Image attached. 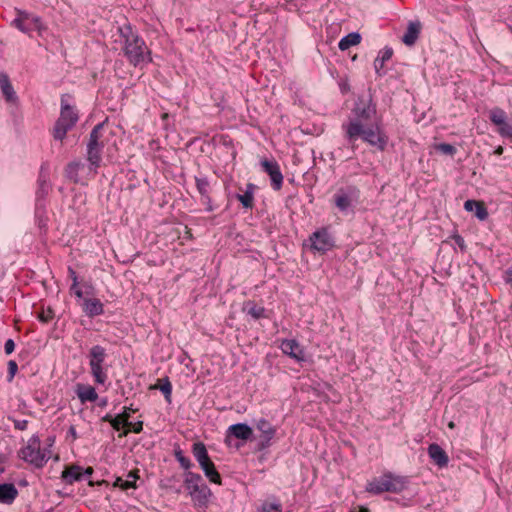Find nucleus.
<instances>
[{"label": "nucleus", "instance_id": "29", "mask_svg": "<svg viewBox=\"0 0 512 512\" xmlns=\"http://www.w3.org/2000/svg\"><path fill=\"white\" fill-rule=\"evenodd\" d=\"M62 477L67 483H73L83 478L82 469L79 466H71L63 471Z\"/></svg>", "mask_w": 512, "mask_h": 512}, {"label": "nucleus", "instance_id": "36", "mask_svg": "<svg viewBox=\"0 0 512 512\" xmlns=\"http://www.w3.org/2000/svg\"><path fill=\"white\" fill-rule=\"evenodd\" d=\"M436 150L443 153V154H446V155H454L456 153V148L451 145V144H448V143H440L438 145H436Z\"/></svg>", "mask_w": 512, "mask_h": 512}, {"label": "nucleus", "instance_id": "18", "mask_svg": "<svg viewBox=\"0 0 512 512\" xmlns=\"http://www.w3.org/2000/svg\"><path fill=\"white\" fill-rule=\"evenodd\" d=\"M0 89L7 102L12 104L18 103V96L10 82L8 75L5 73H0Z\"/></svg>", "mask_w": 512, "mask_h": 512}, {"label": "nucleus", "instance_id": "48", "mask_svg": "<svg viewBox=\"0 0 512 512\" xmlns=\"http://www.w3.org/2000/svg\"><path fill=\"white\" fill-rule=\"evenodd\" d=\"M72 290L74 291V294L76 295L77 298H83V291L80 288H78V286Z\"/></svg>", "mask_w": 512, "mask_h": 512}, {"label": "nucleus", "instance_id": "34", "mask_svg": "<svg viewBox=\"0 0 512 512\" xmlns=\"http://www.w3.org/2000/svg\"><path fill=\"white\" fill-rule=\"evenodd\" d=\"M196 187H197L198 192L202 195V197L209 201L210 200V198H209L210 185H209L207 178H198L197 177L196 178Z\"/></svg>", "mask_w": 512, "mask_h": 512}, {"label": "nucleus", "instance_id": "22", "mask_svg": "<svg viewBox=\"0 0 512 512\" xmlns=\"http://www.w3.org/2000/svg\"><path fill=\"white\" fill-rule=\"evenodd\" d=\"M229 433L237 439L248 440L253 435L252 428L245 423L233 424L228 429Z\"/></svg>", "mask_w": 512, "mask_h": 512}, {"label": "nucleus", "instance_id": "28", "mask_svg": "<svg viewBox=\"0 0 512 512\" xmlns=\"http://www.w3.org/2000/svg\"><path fill=\"white\" fill-rule=\"evenodd\" d=\"M361 41V35L357 32L349 33L344 36L338 43V47L341 51L349 49L351 46L359 44Z\"/></svg>", "mask_w": 512, "mask_h": 512}, {"label": "nucleus", "instance_id": "52", "mask_svg": "<svg viewBox=\"0 0 512 512\" xmlns=\"http://www.w3.org/2000/svg\"><path fill=\"white\" fill-rule=\"evenodd\" d=\"M114 417L110 414H107L103 417V421L111 423Z\"/></svg>", "mask_w": 512, "mask_h": 512}, {"label": "nucleus", "instance_id": "21", "mask_svg": "<svg viewBox=\"0 0 512 512\" xmlns=\"http://www.w3.org/2000/svg\"><path fill=\"white\" fill-rule=\"evenodd\" d=\"M421 31V23L419 21H411L408 23L407 30L402 36V41L407 46H412L417 41Z\"/></svg>", "mask_w": 512, "mask_h": 512}, {"label": "nucleus", "instance_id": "45", "mask_svg": "<svg viewBox=\"0 0 512 512\" xmlns=\"http://www.w3.org/2000/svg\"><path fill=\"white\" fill-rule=\"evenodd\" d=\"M453 239H454L455 243L458 245V247L462 251H464L466 248V245H465V241H464L463 237H461L460 235H454Z\"/></svg>", "mask_w": 512, "mask_h": 512}, {"label": "nucleus", "instance_id": "42", "mask_svg": "<svg viewBox=\"0 0 512 512\" xmlns=\"http://www.w3.org/2000/svg\"><path fill=\"white\" fill-rule=\"evenodd\" d=\"M5 353L11 354L15 349V343L12 339H8L4 345Z\"/></svg>", "mask_w": 512, "mask_h": 512}, {"label": "nucleus", "instance_id": "59", "mask_svg": "<svg viewBox=\"0 0 512 512\" xmlns=\"http://www.w3.org/2000/svg\"><path fill=\"white\" fill-rule=\"evenodd\" d=\"M448 427H449V428H451V429H453V428L455 427L454 422H452V421H451V422H449V423H448Z\"/></svg>", "mask_w": 512, "mask_h": 512}, {"label": "nucleus", "instance_id": "39", "mask_svg": "<svg viewBox=\"0 0 512 512\" xmlns=\"http://www.w3.org/2000/svg\"><path fill=\"white\" fill-rule=\"evenodd\" d=\"M264 308L260 306L253 305L249 308L248 314L251 315L254 319H259L264 316Z\"/></svg>", "mask_w": 512, "mask_h": 512}, {"label": "nucleus", "instance_id": "57", "mask_svg": "<svg viewBox=\"0 0 512 512\" xmlns=\"http://www.w3.org/2000/svg\"><path fill=\"white\" fill-rule=\"evenodd\" d=\"M358 512H370L367 508L361 507Z\"/></svg>", "mask_w": 512, "mask_h": 512}, {"label": "nucleus", "instance_id": "55", "mask_svg": "<svg viewBox=\"0 0 512 512\" xmlns=\"http://www.w3.org/2000/svg\"><path fill=\"white\" fill-rule=\"evenodd\" d=\"M69 432L71 433V435H72L74 438H76V430H75V428H74L73 426L70 428Z\"/></svg>", "mask_w": 512, "mask_h": 512}, {"label": "nucleus", "instance_id": "44", "mask_svg": "<svg viewBox=\"0 0 512 512\" xmlns=\"http://www.w3.org/2000/svg\"><path fill=\"white\" fill-rule=\"evenodd\" d=\"M52 317H53V315H52V311L51 310H48L47 312H42L39 315L40 321H42L44 323L49 322L52 319Z\"/></svg>", "mask_w": 512, "mask_h": 512}, {"label": "nucleus", "instance_id": "5", "mask_svg": "<svg viewBox=\"0 0 512 512\" xmlns=\"http://www.w3.org/2000/svg\"><path fill=\"white\" fill-rule=\"evenodd\" d=\"M104 123L97 124L90 133L89 142L87 144V159L89 161V172L96 174L97 168L101 162V152L104 147L103 141H101L102 130Z\"/></svg>", "mask_w": 512, "mask_h": 512}, {"label": "nucleus", "instance_id": "8", "mask_svg": "<svg viewBox=\"0 0 512 512\" xmlns=\"http://www.w3.org/2000/svg\"><path fill=\"white\" fill-rule=\"evenodd\" d=\"M21 456L26 461L36 467H42L50 458L49 452L40 449V443L37 438H31L26 447L21 450Z\"/></svg>", "mask_w": 512, "mask_h": 512}, {"label": "nucleus", "instance_id": "20", "mask_svg": "<svg viewBox=\"0 0 512 512\" xmlns=\"http://www.w3.org/2000/svg\"><path fill=\"white\" fill-rule=\"evenodd\" d=\"M18 496V490L13 483L0 484V503L11 505Z\"/></svg>", "mask_w": 512, "mask_h": 512}, {"label": "nucleus", "instance_id": "12", "mask_svg": "<svg viewBox=\"0 0 512 512\" xmlns=\"http://www.w3.org/2000/svg\"><path fill=\"white\" fill-rule=\"evenodd\" d=\"M311 248L317 252L325 253L334 246V241L325 228L315 231L310 236Z\"/></svg>", "mask_w": 512, "mask_h": 512}, {"label": "nucleus", "instance_id": "1", "mask_svg": "<svg viewBox=\"0 0 512 512\" xmlns=\"http://www.w3.org/2000/svg\"><path fill=\"white\" fill-rule=\"evenodd\" d=\"M342 129L345 139L353 150L359 138L381 151L385 149L388 142L386 134L377 123L365 127L359 120H349L348 123L342 125Z\"/></svg>", "mask_w": 512, "mask_h": 512}, {"label": "nucleus", "instance_id": "13", "mask_svg": "<svg viewBox=\"0 0 512 512\" xmlns=\"http://www.w3.org/2000/svg\"><path fill=\"white\" fill-rule=\"evenodd\" d=\"M65 172L66 176L75 183H82L85 174L94 175L93 173L89 172L88 165L81 161H74L69 163L65 169Z\"/></svg>", "mask_w": 512, "mask_h": 512}, {"label": "nucleus", "instance_id": "51", "mask_svg": "<svg viewBox=\"0 0 512 512\" xmlns=\"http://www.w3.org/2000/svg\"><path fill=\"white\" fill-rule=\"evenodd\" d=\"M136 409H133L132 407H125L124 411L122 414H129V416L131 415V413L135 412Z\"/></svg>", "mask_w": 512, "mask_h": 512}, {"label": "nucleus", "instance_id": "38", "mask_svg": "<svg viewBox=\"0 0 512 512\" xmlns=\"http://www.w3.org/2000/svg\"><path fill=\"white\" fill-rule=\"evenodd\" d=\"M159 390L164 394L165 398L170 401L172 386L169 382L168 378L165 379V382L159 386Z\"/></svg>", "mask_w": 512, "mask_h": 512}, {"label": "nucleus", "instance_id": "31", "mask_svg": "<svg viewBox=\"0 0 512 512\" xmlns=\"http://www.w3.org/2000/svg\"><path fill=\"white\" fill-rule=\"evenodd\" d=\"M201 469L203 470L205 476L209 479L210 482L215 484H221V476L217 472L215 465L212 461L202 466Z\"/></svg>", "mask_w": 512, "mask_h": 512}, {"label": "nucleus", "instance_id": "9", "mask_svg": "<svg viewBox=\"0 0 512 512\" xmlns=\"http://www.w3.org/2000/svg\"><path fill=\"white\" fill-rule=\"evenodd\" d=\"M16 18L13 20L12 24L19 29L23 33H29L31 32V27L27 25V21H30L33 23L35 29L39 32L41 35L42 32L46 29L44 24L42 23V20L40 17L31 14L27 11L16 9Z\"/></svg>", "mask_w": 512, "mask_h": 512}, {"label": "nucleus", "instance_id": "11", "mask_svg": "<svg viewBox=\"0 0 512 512\" xmlns=\"http://www.w3.org/2000/svg\"><path fill=\"white\" fill-rule=\"evenodd\" d=\"M357 199V190L355 188H349L347 190L340 189L334 195L335 206L342 213H349L353 210L354 202Z\"/></svg>", "mask_w": 512, "mask_h": 512}, {"label": "nucleus", "instance_id": "56", "mask_svg": "<svg viewBox=\"0 0 512 512\" xmlns=\"http://www.w3.org/2000/svg\"><path fill=\"white\" fill-rule=\"evenodd\" d=\"M107 405V399H103L101 402H100V406H106Z\"/></svg>", "mask_w": 512, "mask_h": 512}, {"label": "nucleus", "instance_id": "54", "mask_svg": "<svg viewBox=\"0 0 512 512\" xmlns=\"http://www.w3.org/2000/svg\"><path fill=\"white\" fill-rule=\"evenodd\" d=\"M494 153H495L496 155H501V154L503 153V147H502V146H498V147L495 149Z\"/></svg>", "mask_w": 512, "mask_h": 512}, {"label": "nucleus", "instance_id": "7", "mask_svg": "<svg viewBox=\"0 0 512 512\" xmlns=\"http://www.w3.org/2000/svg\"><path fill=\"white\" fill-rule=\"evenodd\" d=\"M78 121V115L73 108L65 104L62 100L61 113L58 118L54 130L53 136L57 140H63L67 132L76 124Z\"/></svg>", "mask_w": 512, "mask_h": 512}, {"label": "nucleus", "instance_id": "47", "mask_svg": "<svg viewBox=\"0 0 512 512\" xmlns=\"http://www.w3.org/2000/svg\"><path fill=\"white\" fill-rule=\"evenodd\" d=\"M506 281L512 285V265L506 271Z\"/></svg>", "mask_w": 512, "mask_h": 512}, {"label": "nucleus", "instance_id": "10", "mask_svg": "<svg viewBox=\"0 0 512 512\" xmlns=\"http://www.w3.org/2000/svg\"><path fill=\"white\" fill-rule=\"evenodd\" d=\"M491 122L498 127V133L512 140V123L508 121L507 114L501 108H493L490 111Z\"/></svg>", "mask_w": 512, "mask_h": 512}, {"label": "nucleus", "instance_id": "19", "mask_svg": "<svg viewBox=\"0 0 512 512\" xmlns=\"http://www.w3.org/2000/svg\"><path fill=\"white\" fill-rule=\"evenodd\" d=\"M428 455L440 468L447 466L449 462L447 453L436 443L428 446Z\"/></svg>", "mask_w": 512, "mask_h": 512}, {"label": "nucleus", "instance_id": "14", "mask_svg": "<svg viewBox=\"0 0 512 512\" xmlns=\"http://www.w3.org/2000/svg\"><path fill=\"white\" fill-rule=\"evenodd\" d=\"M263 170L270 176L271 185L274 190H280L283 183V175L280 167L275 161L263 160L261 162Z\"/></svg>", "mask_w": 512, "mask_h": 512}, {"label": "nucleus", "instance_id": "24", "mask_svg": "<svg viewBox=\"0 0 512 512\" xmlns=\"http://www.w3.org/2000/svg\"><path fill=\"white\" fill-rule=\"evenodd\" d=\"M76 393L82 403L94 402L98 398L95 388L90 385H77Z\"/></svg>", "mask_w": 512, "mask_h": 512}, {"label": "nucleus", "instance_id": "3", "mask_svg": "<svg viewBox=\"0 0 512 512\" xmlns=\"http://www.w3.org/2000/svg\"><path fill=\"white\" fill-rule=\"evenodd\" d=\"M185 488L188 490L195 505L205 506L211 495L209 487L204 483L200 474L186 472L184 478Z\"/></svg>", "mask_w": 512, "mask_h": 512}, {"label": "nucleus", "instance_id": "16", "mask_svg": "<svg viewBox=\"0 0 512 512\" xmlns=\"http://www.w3.org/2000/svg\"><path fill=\"white\" fill-rule=\"evenodd\" d=\"M280 348L282 352L291 358L302 361L304 360V352L300 344L294 339L283 340Z\"/></svg>", "mask_w": 512, "mask_h": 512}, {"label": "nucleus", "instance_id": "32", "mask_svg": "<svg viewBox=\"0 0 512 512\" xmlns=\"http://www.w3.org/2000/svg\"><path fill=\"white\" fill-rule=\"evenodd\" d=\"M393 55L392 48L385 47L383 50L379 52L378 57L374 61V67L376 72H379L380 69L384 67L386 61L390 60Z\"/></svg>", "mask_w": 512, "mask_h": 512}, {"label": "nucleus", "instance_id": "25", "mask_svg": "<svg viewBox=\"0 0 512 512\" xmlns=\"http://www.w3.org/2000/svg\"><path fill=\"white\" fill-rule=\"evenodd\" d=\"M256 427L262 433L263 438H264V442H263L262 446L263 447L268 446L270 440L275 435L274 427L270 424L269 421H267L264 418L257 421Z\"/></svg>", "mask_w": 512, "mask_h": 512}, {"label": "nucleus", "instance_id": "4", "mask_svg": "<svg viewBox=\"0 0 512 512\" xmlns=\"http://www.w3.org/2000/svg\"><path fill=\"white\" fill-rule=\"evenodd\" d=\"M407 481L402 476L384 474L375 478L367 484L366 490L373 494L383 492L399 493L406 488Z\"/></svg>", "mask_w": 512, "mask_h": 512}, {"label": "nucleus", "instance_id": "6", "mask_svg": "<svg viewBox=\"0 0 512 512\" xmlns=\"http://www.w3.org/2000/svg\"><path fill=\"white\" fill-rule=\"evenodd\" d=\"M106 350L100 345H95L89 350V366L95 383L104 384L107 379V367H105Z\"/></svg>", "mask_w": 512, "mask_h": 512}, {"label": "nucleus", "instance_id": "53", "mask_svg": "<svg viewBox=\"0 0 512 512\" xmlns=\"http://www.w3.org/2000/svg\"><path fill=\"white\" fill-rule=\"evenodd\" d=\"M83 473V476H90L93 473V469L91 467H88Z\"/></svg>", "mask_w": 512, "mask_h": 512}, {"label": "nucleus", "instance_id": "49", "mask_svg": "<svg viewBox=\"0 0 512 512\" xmlns=\"http://www.w3.org/2000/svg\"><path fill=\"white\" fill-rule=\"evenodd\" d=\"M84 287L86 288V294H92L93 293V286L90 283H85Z\"/></svg>", "mask_w": 512, "mask_h": 512}, {"label": "nucleus", "instance_id": "37", "mask_svg": "<svg viewBox=\"0 0 512 512\" xmlns=\"http://www.w3.org/2000/svg\"><path fill=\"white\" fill-rule=\"evenodd\" d=\"M175 457L184 469H189L192 466L190 459L185 457L180 450L175 452Z\"/></svg>", "mask_w": 512, "mask_h": 512}, {"label": "nucleus", "instance_id": "30", "mask_svg": "<svg viewBox=\"0 0 512 512\" xmlns=\"http://www.w3.org/2000/svg\"><path fill=\"white\" fill-rule=\"evenodd\" d=\"M137 479H138V475L135 472H129L127 475V479H122V478L118 477L116 479L114 485L121 488L122 490L136 488V480Z\"/></svg>", "mask_w": 512, "mask_h": 512}, {"label": "nucleus", "instance_id": "17", "mask_svg": "<svg viewBox=\"0 0 512 512\" xmlns=\"http://www.w3.org/2000/svg\"><path fill=\"white\" fill-rule=\"evenodd\" d=\"M81 306L88 317H95L104 313V306L97 298H84Z\"/></svg>", "mask_w": 512, "mask_h": 512}, {"label": "nucleus", "instance_id": "2", "mask_svg": "<svg viewBox=\"0 0 512 512\" xmlns=\"http://www.w3.org/2000/svg\"><path fill=\"white\" fill-rule=\"evenodd\" d=\"M120 36L124 39L123 52L129 63L140 66L151 62L150 50L144 40L132 31L129 25L119 28Z\"/></svg>", "mask_w": 512, "mask_h": 512}, {"label": "nucleus", "instance_id": "41", "mask_svg": "<svg viewBox=\"0 0 512 512\" xmlns=\"http://www.w3.org/2000/svg\"><path fill=\"white\" fill-rule=\"evenodd\" d=\"M126 427H130L134 433H140L143 429V422L138 421L136 423H131L130 425H126Z\"/></svg>", "mask_w": 512, "mask_h": 512}, {"label": "nucleus", "instance_id": "33", "mask_svg": "<svg viewBox=\"0 0 512 512\" xmlns=\"http://www.w3.org/2000/svg\"><path fill=\"white\" fill-rule=\"evenodd\" d=\"M259 512H282V505L277 500H267L262 503Z\"/></svg>", "mask_w": 512, "mask_h": 512}, {"label": "nucleus", "instance_id": "58", "mask_svg": "<svg viewBox=\"0 0 512 512\" xmlns=\"http://www.w3.org/2000/svg\"><path fill=\"white\" fill-rule=\"evenodd\" d=\"M26 24H27V25H29V26L31 27V31H32L33 29H35V27H34L33 23H31L30 21H27V23H26Z\"/></svg>", "mask_w": 512, "mask_h": 512}, {"label": "nucleus", "instance_id": "43", "mask_svg": "<svg viewBox=\"0 0 512 512\" xmlns=\"http://www.w3.org/2000/svg\"><path fill=\"white\" fill-rule=\"evenodd\" d=\"M68 271H69V275L73 281V283L71 285V289H74L78 286V277L76 275V272L71 267H69Z\"/></svg>", "mask_w": 512, "mask_h": 512}, {"label": "nucleus", "instance_id": "23", "mask_svg": "<svg viewBox=\"0 0 512 512\" xmlns=\"http://www.w3.org/2000/svg\"><path fill=\"white\" fill-rule=\"evenodd\" d=\"M466 211L475 212V216L479 220H485L488 217V211L482 202L476 200H467L464 203Z\"/></svg>", "mask_w": 512, "mask_h": 512}, {"label": "nucleus", "instance_id": "40", "mask_svg": "<svg viewBox=\"0 0 512 512\" xmlns=\"http://www.w3.org/2000/svg\"><path fill=\"white\" fill-rule=\"evenodd\" d=\"M17 369H18L17 363L13 360H10L8 362V373H9L8 381H11L14 378V376L17 372Z\"/></svg>", "mask_w": 512, "mask_h": 512}, {"label": "nucleus", "instance_id": "50", "mask_svg": "<svg viewBox=\"0 0 512 512\" xmlns=\"http://www.w3.org/2000/svg\"><path fill=\"white\" fill-rule=\"evenodd\" d=\"M4 462H5V456L0 453V473H3L5 470L3 467Z\"/></svg>", "mask_w": 512, "mask_h": 512}, {"label": "nucleus", "instance_id": "26", "mask_svg": "<svg viewBox=\"0 0 512 512\" xmlns=\"http://www.w3.org/2000/svg\"><path fill=\"white\" fill-rule=\"evenodd\" d=\"M193 455L197 462L199 463L200 467L206 465L211 461L206 446L202 442H196L193 444L192 449Z\"/></svg>", "mask_w": 512, "mask_h": 512}, {"label": "nucleus", "instance_id": "15", "mask_svg": "<svg viewBox=\"0 0 512 512\" xmlns=\"http://www.w3.org/2000/svg\"><path fill=\"white\" fill-rule=\"evenodd\" d=\"M353 112L355 118H353L352 120H359L361 123H363L364 121L371 119V117L375 115L376 108L374 105H372L371 101L359 99L355 104Z\"/></svg>", "mask_w": 512, "mask_h": 512}, {"label": "nucleus", "instance_id": "60", "mask_svg": "<svg viewBox=\"0 0 512 512\" xmlns=\"http://www.w3.org/2000/svg\"><path fill=\"white\" fill-rule=\"evenodd\" d=\"M128 432H129V430H125V431L122 433V435H123V436H126V435L128 434Z\"/></svg>", "mask_w": 512, "mask_h": 512}, {"label": "nucleus", "instance_id": "46", "mask_svg": "<svg viewBox=\"0 0 512 512\" xmlns=\"http://www.w3.org/2000/svg\"><path fill=\"white\" fill-rule=\"evenodd\" d=\"M28 421L27 420H16L14 421V426L16 429L25 430L27 428Z\"/></svg>", "mask_w": 512, "mask_h": 512}, {"label": "nucleus", "instance_id": "35", "mask_svg": "<svg viewBox=\"0 0 512 512\" xmlns=\"http://www.w3.org/2000/svg\"><path fill=\"white\" fill-rule=\"evenodd\" d=\"M110 424L115 430H120L122 426L130 425L129 414H119L115 416Z\"/></svg>", "mask_w": 512, "mask_h": 512}, {"label": "nucleus", "instance_id": "27", "mask_svg": "<svg viewBox=\"0 0 512 512\" xmlns=\"http://www.w3.org/2000/svg\"><path fill=\"white\" fill-rule=\"evenodd\" d=\"M254 189L255 185L252 183L247 184L246 191L243 194H237L236 198L242 206L246 209H251L254 205Z\"/></svg>", "mask_w": 512, "mask_h": 512}]
</instances>
